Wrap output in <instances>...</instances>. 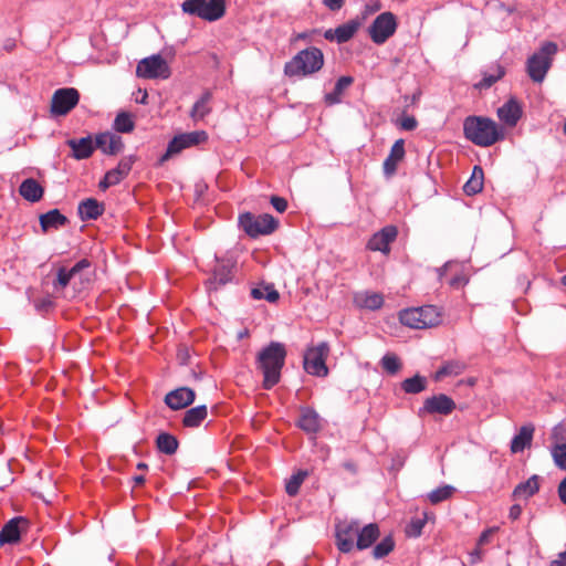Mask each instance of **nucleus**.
Instances as JSON below:
<instances>
[{
  "instance_id": "1",
  "label": "nucleus",
  "mask_w": 566,
  "mask_h": 566,
  "mask_svg": "<svg viewBox=\"0 0 566 566\" xmlns=\"http://www.w3.org/2000/svg\"><path fill=\"white\" fill-rule=\"evenodd\" d=\"M285 357L286 349L279 342H271L258 354L256 366L263 374L262 386L264 389L269 390L279 384Z\"/></svg>"
},
{
  "instance_id": "2",
  "label": "nucleus",
  "mask_w": 566,
  "mask_h": 566,
  "mask_svg": "<svg viewBox=\"0 0 566 566\" xmlns=\"http://www.w3.org/2000/svg\"><path fill=\"white\" fill-rule=\"evenodd\" d=\"M467 139L481 147H489L504 138V132L488 117L469 116L463 123Z\"/></svg>"
},
{
  "instance_id": "3",
  "label": "nucleus",
  "mask_w": 566,
  "mask_h": 566,
  "mask_svg": "<svg viewBox=\"0 0 566 566\" xmlns=\"http://www.w3.org/2000/svg\"><path fill=\"white\" fill-rule=\"evenodd\" d=\"M324 65V54L315 46L300 51L284 65L287 76H307L318 72Z\"/></svg>"
},
{
  "instance_id": "4",
  "label": "nucleus",
  "mask_w": 566,
  "mask_h": 566,
  "mask_svg": "<svg viewBox=\"0 0 566 566\" xmlns=\"http://www.w3.org/2000/svg\"><path fill=\"white\" fill-rule=\"evenodd\" d=\"M557 51L558 46L555 42L545 41L538 51L527 59L526 72L533 82L542 83L545 80Z\"/></svg>"
},
{
  "instance_id": "5",
  "label": "nucleus",
  "mask_w": 566,
  "mask_h": 566,
  "mask_svg": "<svg viewBox=\"0 0 566 566\" xmlns=\"http://www.w3.org/2000/svg\"><path fill=\"white\" fill-rule=\"evenodd\" d=\"M401 324L411 328H429L440 324L441 313L433 305L407 308L399 313Z\"/></svg>"
},
{
  "instance_id": "6",
  "label": "nucleus",
  "mask_w": 566,
  "mask_h": 566,
  "mask_svg": "<svg viewBox=\"0 0 566 566\" xmlns=\"http://www.w3.org/2000/svg\"><path fill=\"white\" fill-rule=\"evenodd\" d=\"M181 9L186 14L213 22L226 14V0H185Z\"/></svg>"
},
{
  "instance_id": "7",
  "label": "nucleus",
  "mask_w": 566,
  "mask_h": 566,
  "mask_svg": "<svg viewBox=\"0 0 566 566\" xmlns=\"http://www.w3.org/2000/svg\"><path fill=\"white\" fill-rule=\"evenodd\" d=\"M239 224L249 237L258 238L273 233L279 227V220L269 213L255 216L245 212L239 217Z\"/></svg>"
},
{
  "instance_id": "8",
  "label": "nucleus",
  "mask_w": 566,
  "mask_h": 566,
  "mask_svg": "<svg viewBox=\"0 0 566 566\" xmlns=\"http://www.w3.org/2000/svg\"><path fill=\"white\" fill-rule=\"evenodd\" d=\"M329 354V346L326 342L311 347L304 355V369L314 376L325 377L328 374L326 358Z\"/></svg>"
},
{
  "instance_id": "9",
  "label": "nucleus",
  "mask_w": 566,
  "mask_h": 566,
  "mask_svg": "<svg viewBox=\"0 0 566 566\" xmlns=\"http://www.w3.org/2000/svg\"><path fill=\"white\" fill-rule=\"evenodd\" d=\"M170 67L160 54L140 60L136 67V75L142 78H163L170 76Z\"/></svg>"
},
{
  "instance_id": "10",
  "label": "nucleus",
  "mask_w": 566,
  "mask_h": 566,
  "mask_svg": "<svg viewBox=\"0 0 566 566\" xmlns=\"http://www.w3.org/2000/svg\"><path fill=\"white\" fill-rule=\"evenodd\" d=\"M208 139L205 130H197L175 136L168 144L166 153L160 157L159 163L168 160L171 156L179 154L181 150L199 145Z\"/></svg>"
},
{
  "instance_id": "11",
  "label": "nucleus",
  "mask_w": 566,
  "mask_h": 566,
  "mask_svg": "<svg viewBox=\"0 0 566 566\" xmlns=\"http://www.w3.org/2000/svg\"><path fill=\"white\" fill-rule=\"evenodd\" d=\"M397 29L396 17L391 12L380 13L370 24L368 32L374 43H385Z\"/></svg>"
},
{
  "instance_id": "12",
  "label": "nucleus",
  "mask_w": 566,
  "mask_h": 566,
  "mask_svg": "<svg viewBox=\"0 0 566 566\" xmlns=\"http://www.w3.org/2000/svg\"><path fill=\"white\" fill-rule=\"evenodd\" d=\"M78 101L80 93L76 88H59L51 98V113L55 116H65L78 104Z\"/></svg>"
},
{
  "instance_id": "13",
  "label": "nucleus",
  "mask_w": 566,
  "mask_h": 566,
  "mask_svg": "<svg viewBox=\"0 0 566 566\" xmlns=\"http://www.w3.org/2000/svg\"><path fill=\"white\" fill-rule=\"evenodd\" d=\"M358 531L359 523L356 521H342L336 524L335 537L339 552L349 553L353 551L355 546L354 538L357 537Z\"/></svg>"
},
{
  "instance_id": "14",
  "label": "nucleus",
  "mask_w": 566,
  "mask_h": 566,
  "mask_svg": "<svg viewBox=\"0 0 566 566\" xmlns=\"http://www.w3.org/2000/svg\"><path fill=\"white\" fill-rule=\"evenodd\" d=\"M455 407V402L452 398L444 394H439L423 401V406L419 409V416L434 413L449 416L453 412Z\"/></svg>"
},
{
  "instance_id": "15",
  "label": "nucleus",
  "mask_w": 566,
  "mask_h": 566,
  "mask_svg": "<svg viewBox=\"0 0 566 566\" xmlns=\"http://www.w3.org/2000/svg\"><path fill=\"white\" fill-rule=\"evenodd\" d=\"M29 525L30 522L25 517L11 518L0 531V545L18 543L21 534L27 533Z\"/></svg>"
},
{
  "instance_id": "16",
  "label": "nucleus",
  "mask_w": 566,
  "mask_h": 566,
  "mask_svg": "<svg viewBox=\"0 0 566 566\" xmlns=\"http://www.w3.org/2000/svg\"><path fill=\"white\" fill-rule=\"evenodd\" d=\"M397 234L396 227L387 226L369 239L367 247L371 251H380L387 254L390 251L389 245L396 240Z\"/></svg>"
},
{
  "instance_id": "17",
  "label": "nucleus",
  "mask_w": 566,
  "mask_h": 566,
  "mask_svg": "<svg viewBox=\"0 0 566 566\" xmlns=\"http://www.w3.org/2000/svg\"><path fill=\"white\" fill-rule=\"evenodd\" d=\"M196 399V392L191 388L180 387L166 394L165 403L172 410L184 409Z\"/></svg>"
},
{
  "instance_id": "18",
  "label": "nucleus",
  "mask_w": 566,
  "mask_h": 566,
  "mask_svg": "<svg viewBox=\"0 0 566 566\" xmlns=\"http://www.w3.org/2000/svg\"><path fill=\"white\" fill-rule=\"evenodd\" d=\"M234 264L231 261H217L212 271V276L207 281L209 290H217L218 287L229 283L233 277Z\"/></svg>"
},
{
  "instance_id": "19",
  "label": "nucleus",
  "mask_w": 566,
  "mask_h": 566,
  "mask_svg": "<svg viewBox=\"0 0 566 566\" xmlns=\"http://www.w3.org/2000/svg\"><path fill=\"white\" fill-rule=\"evenodd\" d=\"M360 23L357 20L347 21L335 29H328L324 33V38L328 41L345 43L349 41L358 31Z\"/></svg>"
},
{
  "instance_id": "20",
  "label": "nucleus",
  "mask_w": 566,
  "mask_h": 566,
  "mask_svg": "<svg viewBox=\"0 0 566 566\" xmlns=\"http://www.w3.org/2000/svg\"><path fill=\"white\" fill-rule=\"evenodd\" d=\"M95 146L106 155L115 156L124 149V143L120 136L106 132L96 135Z\"/></svg>"
},
{
  "instance_id": "21",
  "label": "nucleus",
  "mask_w": 566,
  "mask_h": 566,
  "mask_svg": "<svg viewBox=\"0 0 566 566\" xmlns=\"http://www.w3.org/2000/svg\"><path fill=\"white\" fill-rule=\"evenodd\" d=\"M521 116L522 107L520 103L513 97L497 108V117L501 122L510 127L515 126Z\"/></svg>"
},
{
  "instance_id": "22",
  "label": "nucleus",
  "mask_w": 566,
  "mask_h": 566,
  "mask_svg": "<svg viewBox=\"0 0 566 566\" xmlns=\"http://www.w3.org/2000/svg\"><path fill=\"white\" fill-rule=\"evenodd\" d=\"M405 140L397 139L382 164L385 175L392 176L396 172L398 164L405 158Z\"/></svg>"
},
{
  "instance_id": "23",
  "label": "nucleus",
  "mask_w": 566,
  "mask_h": 566,
  "mask_svg": "<svg viewBox=\"0 0 566 566\" xmlns=\"http://www.w3.org/2000/svg\"><path fill=\"white\" fill-rule=\"evenodd\" d=\"M66 145L72 149V157L77 160L90 158L96 147L91 136L67 139Z\"/></svg>"
},
{
  "instance_id": "24",
  "label": "nucleus",
  "mask_w": 566,
  "mask_h": 566,
  "mask_svg": "<svg viewBox=\"0 0 566 566\" xmlns=\"http://www.w3.org/2000/svg\"><path fill=\"white\" fill-rule=\"evenodd\" d=\"M379 536L380 531L378 524L376 523H370L363 528L359 527L355 546L359 551L369 548L378 539Z\"/></svg>"
},
{
  "instance_id": "25",
  "label": "nucleus",
  "mask_w": 566,
  "mask_h": 566,
  "mask_svg": "<svg viewBox=\"0 0 566 566\" xmlns=\"http://www.w3.org/2000/svg\"><path fill=\"white\" fill-rule=\"evenodd\" d=\"M69 222L67 218L59 209H52L40 216L41 230L46 233L51 229L57 230Z\"/></svg>"
},
{
  "instance_id": "26",
  "label": "nucleus",
  "mask_w": 566,
  "mask_h": 566,
  "mask_svg": "<svg viewBox=\"0 0 566 566\" xmlns=\"http://www.w3.org/2000/svg\"><path fill=\"white\" fill-rule=\"evenodd\" d=\"M104 210V205L94 198H87L78 205V214L82 220H95L103 214Z\"/></svg>"
},
{
  "instance_id": "27",
  "label": "nucleus",
  "mask_w": 566,
  "mask_h": 566,
  "mask_svg": "<svg viewBox=\"0 0 566 566\" xmlns=\"http://www.w3.org/2000/svg\"><path fill=\"white\" fill-rule=\"evenodd\" d=\"M297 424L305 432L315 433L321 428V418L315 410L303 408Z\"/></svg>"
},
{
  "instance_id": "28",
  "label": "nucleus",
  "mask_w": 566,
  "mask_h": 566,
  "mask_svg": "<svg viewBox=\"0 0 566 566\" xmlns=\"http://www.w3.org/2000/svg\"><path fill=\"white\" fill-rule=\"evenodd\" d=\"M19 193L30 202H38L42 199L44 189L35 179L29 178L20 185Z\"/></svg>"
},
{
  "instance_id": "29",
  "label": "nucleus",
  "mask_w": 566,
  "mask_h": 566,
  "mask_svg": "<svg viewBox=\"0 0 566 566\" xmlns=\"http://www.w3.org/2000/svg\"><path fill=\"white\" fill-rule=\"evenodd\" d=\"M211 99L212 93L208 90L205 91L190 111V117L193 122L202 120L208 114L211 113Z\"/></svg>"
},
{
  "instance_id": "30",
  "label": "nucleus",
  "mask_w": 566,
  "mask_h": 566,
  "mask_svg": "<svg viewBox=\"0 0 566 566\" xmlns=\"http://www.w3.org/2000/svg\"><path fill=\"white\" fill-rule=\"evenodd\" d=\"M467 369V364L462 360H448L433 375L436 381H440L446 377H454L461 375Z\"/></svg>"
},
{
  "instance_id": "31",
  "label": "nucleus",
  "mask_w": 566,
  "mask_h": 566,
  "mask_svg": "<svg viewBox=\"0 0 566 566\" xmlns=\"http://www.w3.org/2000/svg\"><path fill=\"white\" fill-rule=\"evenodd\" d=\"M357 306L367 310H379L384 304V296L376 292H363L355 295Z\"/></svg>"
},
{
  "instance_id": "32",
  "label": "nucleus",
  "mask_w": 566,
  "mask_h": 566,
  "mask_svg": "<svg viewBox=\"0 0 566 566\" xmlns=\"http://www.w3.org/2000/svg\"><path fill=\"white\" fill-rule=\"evenodd\" d=\"M534 433L532 424L523 426L511 442V451L517 453L531 446Z\"/></svg>"
},
{
  "instance_id": "33",
  "label": "nucleus",
  "mask_w": 566,
  "mask_h": 566,
  "mask_svg": "<svg viewBox=\"0 0 566 566\" xmlns=\"http://www.w3.org/2000/svg\"><path fill=\"white\" fill-rule=\"evenodd\" d=\"M539 490V476L532 475L527 481L517 484L513 491L514 499H530Z\"/></svg>"
},
{
  "instance_id": "34",
  "label": "nucleus",
  "mask_w": 566,
  "mask_h": 566,
  "mask_svg": "<svg viewBox=\"0 0 566 566\" xmlns=\"http://www.w3.org/2000/svg\"><path fill=\"white\" fill-rule=\"evenodd\" d=\"M134 163V156L122 158L116 168L106 172L108 175V180L112 179L111 182H115V185L119 184L124 178L128 176Z\"/></svg>"
},
{
  "instance_id": "35",
  "label": "nucleus",
  "mask_w": 566,
  "mask_h": 566,
  "mask_svg": "<svg viewBox=\"0 0 566 566\" xmlns=\"http://www.w3.org/2000/svg\"><path fill=\"white\" fill-rule=\"evenodd\" d=\"M208 410L205 405L188 409L182 419V424L187 428H197L207 418Z\"/></svg>"
},
{
  "instance_id": "36",
  "label": "nucleus",
  "mask_w": 566,
  "mask_h": 566,
  "mask_svg": "<svg viewBox=\"0 0 566 566\" xmlns=\"http://www.w3.org/2000/svg\"><path fill=\"white\" fill-rule=\"evenodd\" d=\"M251 296L254 300H266L275 303L280 298V294L272 283H262L251 290Z\"/></svg>"
},
{
  "instance_id": "37",
  "label": "nucleus",
  "mask_w": 566,
  "mask_h": 566,
  "mask_svg": "<svg viewBox=\"0 0 566 566\" xmlns=\"http://www.w3.org/2000/svg\"><path fill=\"white\" fill-rule=\"evenodd\" d=\"M484 172L480 166H474L470 179L464 184L463 190L468 196L479 193L483 188Z\"/></svg>"
},
{
  "instance_id": "38",
  "label": "nucleus",
  "mask_w": 566,
  "mask_h": 566,
  "mask_svg": "<svg viewBox=\"0 0 566 566\" xmlns=\"http://www.w3.org/2000/svg\"><path fill=\"white\" fill-rule=\"evenodd\" d=\"M353 81L354 80L352 76L339 77L335 84L334 90L331 93L325 95V102L328 105H334V104L339 103L345 90H347L352 85Z\"/></svg>"
},
{
  "instance_id": "39",
  "label": "nucleus",
  "mask_w": 566,
  "mask_h": 566,
  "mask_svg": "<svg viewBox=\"0 0 566 566\" xmlns=\"http://www.w3.org/2000/svg\"><path fill=\"white\" fill-rule=\"evenodd\" d=\"M156 447L161 453L171 455L178 450L179 442L175 436L161 432L156 438Z\"/></svg>"
},
{
  "instance_id": "40",
  "label": "nucleus",
  "mask_w": 566,
  "mask_h": 566,
  "mask_svg": "<svg viewBox=\"0 0 566 566\" xmlns=\"http://www.w3.org/2000/svg\"><path fill=\"white\" fill-rule=\"evenodd\" d=\"M505 75V70L502 65L495 64L494 65V72L483 73V78L474 84V87L476 90H488L490 88L494 83H496L499 80H501Z\"/></svg>"
},
{
  "instance_id": "41",
  "label": "nucleus",
  "mask_w": 566,
  "mask_h": 566,
  "mask_svg": "<svg viewBox=\"0 0 566 566\" xmlns=\"http://www.w3.org/2000/svg\"><path fill=\"white\" fill-rule=\"evenodd\" d=\"M401 388L407 394H419L427 388V379L420 375H415L401 382Z\"/></svg>"
},
{
  "instance_id": "42",
  "label": "nucleus",
  "mask_w": 566,
  "mask_h": 566,
  "mask_svg": "<svg viewBox=\"0 0 566 566\" xmlns=\"http://www.w3.org/2000/svg\"><path fill=\"white\" fill-rule=\"evenodd\" d=\"M113 127L118 133H130L135 128V123L129 113L120 112L115 117Z\"/></svg>"
},
{
  "instance_id": "43",
  "label": "nucleus",
  "mask_w": 566,
  "mask_h": 566,
  "mask_svg": "<svg viewBox=\"0 0 566 566\" xmlns=\"http://www.w3.org/2000/svg\"><path fill=\"white\" fill-rule=\"evenodd\" d=\"M455 489L452 485H443L432 490L430 493H428L427 497L431 504L436 505L450 499Z\"/></svg>"
},
{
  "instance_id": "44",
  "label": "nucleus",
  "mask_w": 566,
  "mask_h": 566,
  "mask_svg": "<svg viewBox=\"0 0 566 566\" xmlns=\"http://www.w3.org/2000/svg\"><path fill=\"white\" fill-rule=\"evenodd\" d=\"M395 548V541L391 536H386L373 548V557L380 559L389 555Z\"/></svg>"
},
{
  "instance_id": "45",
  "label": "nucleus",
  "mask_w": 566,
  "mask_h": 566,
  "mask_svg": "<svg viewBox=\"0 0 566 566\" xmlns=\"http://www.w3.org/2000/svg\"><path fill=\"white\" fill-rule=\"evenodd\" d=\"M307 476L306 471H298L297 473L293 474L285 484V491L290 496H295L302 483L304 482L305 478Z\"/></svg>"
},
{
  "instance_id": "46",
  "label": "nucleus",
  "mask_w": 566,
  "mask_h": 566,
  "mask_svg": "<svg viewBox=\"0 0 566 566\" xmlns=\"http://www.w3.org/2000/svg\"><path fill=\"white\" fill-rule=\"evenodd\" d=\"M552 457L556 467L566 471V443H557L552 449Z\"/></svg>"
},
{
  "instance_id": "47",
  "label": "nucleus",
  "mask_w": 566,
  "mask_h": 566,
  "mask_svg": "<svg viewBox=\"0 0 566 566\" xmlns=\"http://www.w3.org/2000/svg\"><path fill=\"white\" fill-rule=\"evenodd\" d=\"M381 366L387 373L394 375L400 370L401 363L396 355L387 354L381 359Z\"/></svg>"
},
{
  "instance_id": "48",
  "label": "nucleus",
  "mask_w": 566,
  "mask_h": 566,
  "mask_svg": "<svg viewBox=\"0 0 566 566\" xmlns=\"http://www.w3.org/2000/svg\"><path fill=\"white\" fill-rule=\"evenodd\" d=\"M75 274L70 270L65 269V268H60L57 270V274H56V280L54 282V287L55 289H64L69 285L71 279L74 276Z\"/></svg>"
},
{
  "instance_id": "49",
  "label": "nucleus",
  "mask_w": 566,
  "mask_h": 566,
  "mask_svg": "<svg viewBox=\"0 0 566 566\" xmlns=\"http://www.w3.org/2000/svg\"><path fill=\"white\" fill-rule=\"evenodd\" d=\"M426 524V520L424 518H415L412 520L409 525L407 526L406 528V533L408 536H411V537H418L421 535L422 533V528Z\"/></svg>"
},
{
  "instance_id": "50",
  "label": "nucleus",
  "mask_w": 566,
  "mask_h": 566,
  "mask_svg": "<svg viewBox=\"0 0 566 566\" xmlns=\"http://www.w3.org/2000/svg\"><path fill=\"white\" fill-rule=\"evenodd\" d=\"M271 205L280 213H283L287 209V201L283 197L272 196Z\"/></svg>"
},
{
  "instance_id": "51",
  "label": "nucleus",
  "mask_w": 566,
  "mask_h": 566,
  "mask_svg": "<svg viewBox=\"0 0 566 566\" xmlns=\"http://www.w3.org/2000/svg\"><path fill=\"white\" fill-rule=\"evenodd\" d=\"M399 125L405 130H413L417 127L418 122L413 116H403L400 119Z\"/></svg>"
},
{
  "instance_id": "52",
  "label": "nucleus",
  "mask_w": 566,
  "mask_h": 566,
  "mask_svg": "<svg viewBox=\"0 0 566 566\" xmlns=\"http://www.w3.org/2000/svg\"><path fill=\"white\" fill-rule=\"evenodd\" d=\"M449 285L454 287V289H460L462 286H464L467 283H468V279L465 275H462V274H457L454 276H452L449 281H448Z\"/></svg>"
},
{
  "instance_id": "53",
  "label": "nucleus",
  "mask_w": 566,
  "mask_h": 566,
  "mask_svg": "<svg viewBox=\"0 0 566 566\" xmlns=\"http://www.w3.org/2000/svg\"><path fill=\"white\" fill-rule=\"evenodd\" d=\"M495 528H488L480 535L478 539V546H483L488 543H490L492 535L494 534Z\"/></svg>"
},
{
  "instance_id": "54",
  "label": "nucleus",
  "mask_w": 566,
  "mask_h": 566,
  "mask_svg": "<svg viewBox=\"0 0 566 566\" xmlns=\"http://www.w3.org/2000/svg\"><path fill=\"white\" fill-rule=\"evenodd\" d=\"M323 4L331 11H338L345 4V0H323Z\"/></svg>"
},
{
  "instance_id": "55",
  "label": "nucleus",
  "mask_w": 566,
  "mask_h": 566,
  "mask_svg": "<svg viewBox=\"0 0 566 566\" xmlns=\"http://www.w3.org/2000/svg\"><path fill=\"white\" fill-rule=\"evenodd\" d=\"M53 306V302L50 300V298H42V300H39L35 302V308L39 311V312H44V311H48L49 308H51Z\"/></svg>"
},
{
  "instance_id": "56",
  "label": "nucleus",
  "mask_w": 566,
  "mask_h": 566,
  "mask_svg": "<svg viewBox=\"0 0 566 566\" xmlns=\"http://www.w3.org/2000/svg\"><path fill=\"white\" fill-rule=\"evenodd\" d=\"M522 514V507L518 504H514L510 509L509 517L513 521L517 520Z\"/></svg>"
},
{
  "instance_id": "57",
  "label": "nucleus",
  "mask_w": 566,
  "mask_h": 566,
  "mask_svg": "<svg viewBox=\"0 0 566 566\" xmlns=\"http://www.w3.org/2000/svg\"><path fill=\"white\" fill-rule=\"evenodd\" d=\"M557 491L560 501L566 504V476L560 481Z\"/></svg>"
},
{
  "instance_id": "58",
  "label": "nucleus",
  "mask_w": 566,
  "mask_h": 566,
  "mask_svg": "<svg viewBox=\"0 0 566 566\" xmlns=\"http://www.w3.org/2000/svg\"><path fill=\"white\" fill-rule=\"evenodd\" d=\"M90 266V262L86 260V259H82L80 260L72 269L71 271L74 273V274H77L78 272H81L83 269H86Z\"/></svg>"
},
{
  "instance_id": "59",
  "label": "nucleus",
  "mask_w": 566,
  "mask_h": 566,
  "mask_svg": "<svg viewBox=\"0 0 566 566\" xmlns=\"http://www.w3.org/2000/svg\"><path fill=\"white\" fill-rule=\"evenodd\" d=\"M549 566H566V551L559 553L557 558L551 562Z\"/></svg>"
},
{
  "instance_id": "60",
  "label": "nucleus",
  "mask_w": 566,
  "mask_h": 566,
  "mask_svg": "<svg viewBox=\"0 0 566 566\" xmlns=\"http://www.w3.org/2000/svg\"><path fill=\"white\" fill-rule=\"evenodd\" d=\"M481 546H478L471 554V563L474 564V563H478L482 559V551L480 548Z\"/></svg>"
},
{
  "instance_id": "61",
  "label": "nucleus",
  "mask_w": 566,
  "mask_h": 566,
  "mask_svg": "<svg viewBox=\"0 0 566 566\" xmlns=\"http://www.w3.org/2000/svg\"><path fill=\"white\" fill-rule=\"evenodd\" d=\"M112 179L108 180V175L105 174L103 180L99 181L98 184V187L102 189V190H106L107 188H109L111 186H115V182H111Z\"/></svg>"
},
{
  "instance_id": "62",
  "label": "nucleus",
  "mask_w": 566,
  "mask_h": 566,
  "mask_svg": "<svg viewBox=\"0 0 566 566\" xmlns=\"http://www.w3.org/2000/svg\"><path fill=\"white\" fill-rule=\"evenodd\" d=\"M136 485H142L145 483V476L144 475H136L133 478Z\"/></svg>"
},
{
  "instance_id": "63",
  "label": "nucleus",
  "mask_w": 566,
  "mask_h": 566,
  "mask_svg": "<svg viewBox=\"0 0 566 566\" xmlns=\"http://www.w3.org/2000/svg\"><path fill=\"white\" fill-rule=\"evenodd\" d=\"M137 469H138V470H147V469H148V465H147L146 463H144V462H139V463L137 464Z\"/></svg>"
},
{
  "instance_id": "64",
  "label": "nucleus",
  "mask_w": 566,
  "mask_h": 566,
  "mask_svg": "<svg viewBox=\"0 0 566 566\" xmlns=\"http://www.w3.org/2000/svg\"><path fill=\"white\" fill-rule=\"evenodd\" d=\"M448 268H449V265L446 264L442 269L439 270L440 271V276L443 275L444 271H447Z\"/></svg>"
}]
</instances>
